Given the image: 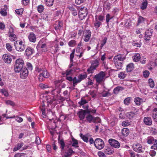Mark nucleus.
Instances as JSON below:
<instances>
[{
    "label": "nucleus",
    "mask_w": 157,
    "mask_h": 157,
    "mask_svg": "<svg viewBox=\"0 0 157 157\" xmlns=\"http://www.w3.org/2000/svg\"><path fill=\"white\" fill-rule=\"evenodd\" d=\"M126 75L125 72H121L118 74V77L121 79L124 78Z\"/></svg>",
    "instance_id": "nucleus-35"
},
{
    "label": "nucleus",
    "mask_w": 157,
    "mask_h": 157,
    "mask_svg": "<svg viewBox=\"0 0 157 157\" xmlns=\"http://www.w3.org/2000/svg\"><path fill=\"white\" fill-rule=\"evenodd\" d=\"M59 143L60 145V147L61 148V151L63 150L65 147V143L63 140H61L59 141Z\"/></svg>",
    "instance_id": "nucleus-49"
},
{
    "label": "nucleus",
    "mask_w": 157,
    "mask_h": 157,
    "mask_svg": "<svg viewBox=\"0 0 157 157\" xmlns=\"http://www.w3.org/2000/svg\"><path fill=\"white\" fill-rule=\"evenodd\" d=\"M73 71L72 70H67L64 73H62V75H64L66 77V79L67 80V78L68 77H72L71 76H69V75H71L73 74Z\"/></svg>",
    "instance_id": "nucleus-19"
},
{
    "label": "nucleus",
    "mask_w": 157,
    "mask_h": 157,
    "mask_svg": "<svg viewBox=\"0 0 157 157\" xmlns=\"http://www.w3.org/2000/svg\"><path fill=\"white\" fill-rule=\"evenodd\" d=\"M134 68V64L132 63H131L128 64L127 66L126 70L128 72H130L132 71Z\"/></svg>",
    "instance_id": "nucleus-26"
},
{
    "label": "nucleus",
    "mask_w": 157,
    "mask_h": 157,
    "mask_svg": "<svg viewBox=\"0 0 157 157\" xmlns=\"http://www.w3.org/2000/svg\"><path fill=\"white\" fill-rule=\"evenodd\" d=\"M156 152L153 150H152L150 151L149 154L152 157H154L155 155Z\"/></svg>",
    "instance_id": "nucleus-62"
},
{
    "label": "nucleus",
    "mask_w": 157,
    "mask_h": 157,
    "mask_svg": "<svg viewBox=\"0 0 157 157\" xmlns=\"http://www.w3.org/2000/svg\"><path fill=\"white\" fill-rule=\"evenodd\" d=\"M45 68H42L40 66H36L35 68V71L38 72H41L43 71Z\"/></svg>",
    "instance_id": "nucleus-52"
},
{
    "label": "nucleus",
    "mask_w": 157,
    "mask_h": 157,
    "mask_svg": "<svg viewBox=\"0 0 157 157\" xmlns=\"http://www.w3.org/2000/svg\"><path fill=\"white\" fill-rule=\"evenodd\" d=\"M155 140L152 137H149L147 139V142L148 144H152Z\"/></svg>",
    "instance_id": "nucleus-33"
},
{
    "label": "nucleus",
    "mask_w": 157,
    "mask_h": 157,
    "mask_svg": "<svg viewBox=\"0 0 157 157\" xmlns=\"http://www.w3.org/2000/svg\"><path fill=\"white\" fill-rule=\"evenodd\" d=\"M34 52V50L28 47L25 51V54L26 56H29L32 55Z\"/></svg>",
    "instance_id": "nucleus-18"
},
{
    "label": "nucleus",
    "mask_w": 157,
    "mask_h": 157,
    "mask_svg": "<svg viewBox=\"0 0 157 157\" xmlns=\"http://www.w3.org/2000/svg\"><path fill=\"white\" fill-rule=\"evenodd\" d=\"M90 113L88 114L87 116L86 117V118H94V117H93L92 115H91L90 113H95L96 112V110H90ZM95 118H99L98 117H96Z\"/></svg>",
    "instance_id": "nucleus-51"
},
{
    "label": "nucleus",
    "mask_w": 157,
    "mask_h": 157,
    "mask_svg": "<svg viewBox=\"0 0 157 157\" xmlns=\"http://www.w3.org/2000/svg\"><path fill=\"white\" fill-rule=\"evenodd\" d=\"M135 113L133 112H128L126 113L125 115L127 117L129 118L133 117L135 116Z\"/></svg>",
    "instance_id": "nucleus-37"
},
{
    "label": "nucleus",
    "mask_w": 157,
    "mask_h": 157,
    "mask_svg": "<svg viewBox=\"0 0 157 157\" xmlns=\"http://www.w3.org/2000/svg\"><path fill=\"white\" fill-rule=\"evenodd\" d=\"M101 22L98 21L97 18L96 19V21L94 23V26L96 29H98L99 28L101 25Z\"/></svg>",
    "instance_id": "nucleus-38"
},
{
    "label": "nucleus",
    "mask_w": 157,
    "mask_h": 157,
    "mask_svg": "<svg viewBox=\"0 0 157 157\" xmlns=\"http://www.w3.org/2000/svg\"><path fill=\"white\" fill-rule=\"evenodd\" d=\"M152 117L153 118H157V108H155L153 109Z\"/></svg>",
    "instance_id": "nucleus-57"
},
{
    "label": "nucleus",
    "mask_w": 157,
    "mask_h": 157,
    "mask_svg": "<svg viewBox=\"0 0 157 157\" xmlns=\"http://www.w3.org/2000/svg\"><path fill=\"white\" fill-rule=\"evenodd\" d=\"M0 92L3 94L5 96L8 95V93L7 91L5 89H0Z\"/></svg>",
    "instance_id": "nucleus-56"
},
{
    "label": "nucleus",
    "mask_w": 157,
    "mask_h": 157,
    "mask_svg": "<svg viewBox=\"0 0 157 157\" xmlns=\"http://www.w3.org/2000/svg\"><path fill=\"white\" fill-rule=\"evenodd\" d=\"M63 95L65 97L66 99H68L70 98V93L67 90H65L63 92Z\"/></svg>",
    "instance_id": "nucleus-47"
},
{
    "label": "nucleus",
    "mask_w": 157,
    "mask_h": 157,
    "mask_svg": "<svg viewBox=\"0 0 157 157\" xmlns=\"http://www.w3.org/2000/svg\"><path fill=\"white\" fill-rule=\"evenodd\" d=\"M28 38L29 41L31 42H35L36 41V36L33 33H32L30 34Z\"/></svg>",
    "instance_id": "nucleus-20"
},
{
    "label": "nucleus",
    "mask_w": 157,
    "mask_h": 157,
    "mask_svg": "<svg viewBox=\"0 0 157 157\" xmlns=\"http://www.w3.org/2000/svg\"><path fill=\"white\" fill-rule=\"evenodd\" d=\"M112 17H111L109 13H107L106 16V21L107 23H108L110 19H112Z\"/></svg>",
    "instance_id": "nucleus-60"
},
{
    "label": "nucleus",
    "mask_w": 157,
    "mask_h": 157,
    "mask_svg": "<svg viewBox=\"0 0 157 157\" xmlns=\"http://www.w3.org/2000/svg\"><path fill=\"white\" fill-rule=\"evenodd\" d=\"M104 143L103 141L100 138L96 139L94 142V145L98 149L101 150L104 146Z\"/></svg>",
    "instance_id": "nucleus-4"
},
{
    "label": "nucleus",
    "mask_w": 157,
    "mask_h": 157,
    "mask_svg": "<svg viewBox=\"0 0 157 157\" xmlns=\"http://www.w3.org/2000/svg\"><path fill=\"white\" fill-rule=\"evenodd\" d=\"M91 63V66L96 69L99 65V62L97 60L92 61Z\"/></svg>",
    "instance_id": "nucleus-28"
},
{
    "label": "nucleus",
    "mask_w": 157,
    "mask_h": 157,
    "mask_svg": "<svg viewBox=\"0 0 157 157\" xmlns=\"http://www.w3.org/2000/svg\"><path fill=\"white\" fill-rule=\"evenodd\" d=\"M143 76L144 77H147L149 75V72L148 71H145L143 72Z\"/></svg>",
    "instance_id": "nucleus-64"
},
{
    "label": "nucleus",
    "mask_w": 157,
    "mask_h": 157,
    "mask_svg": "<svg viewBox=\"0 0 157 157\" xmlns=\"http://www.w3.org/2000/svg\"><path fill=\"white\" fill-rule=\"evenodd\" d=\"M133 150L137 152H141L142 151V146L139 144H134L132 146Z\"/></svg>",
    "instance_id": "nucleus-13"
},
{
    "label": "nucleus",
    "mask_w": 157,
    "mask_h": 157,
    "mask_svg": "<svg viewBox=\"0 0 157 157\" xmlns=\"http://www.w3.org/2000/svg\"><path fill=\"white\" fill-rule=\"evenodd\" d=\"M114 63L115 66L117 69H120L121 68L122 66V63L120 62H118V61L114 62Z\"/></svg>",
    "instance_id": "nucleus-36"
},
{
    "label": "nucleus",
    "mask_w": 157,
    "mask_h": 157,
    "mask_svg": "<svg viewBox=\"0 0 157 157\" xmlns=\"http://www.w3.org/2000/svg\"><path fill=\"white\" fill-rule=\"evenodd\" d=\"M107 39L106 37H104L102 40L101 42V45L100 46L101 49H102L103 46L105 44L106 42Z\"/></svg>",
    "instance_id": "nucleus-45"
},
{
    "label": "nucleus",
    "mask_w": 157,
    "mask_h": 157,
    "mask_svg": "<svg viewBox=\"0 0 157 157\" xmlns=\"http://www.w3.org/2000/svg\"><path fill=\"white\" fill-rule=\"evenodd\" d=\"M45 40L44 38H43L39 41L37 46L38 48H41L43 52H46L47 51V48L46 44L44 43Z\"/></svg>",
    "instance_id": "nucleus-8"
},
{
    "label": "nucleus",
    "mask_w": 157,
    "mask_h": 157,
    "mask_svg": "<svg viewBox=\"0 0 157 157\" xmlns=\"http://www.w3.org/2000/svg\"><path fill=\"white\" fill-rule=\"evenodd\" d=\"M129 133V129L127 128H124L121 130L122 134L124 137L127 136Z\"/></svg>",
    "instance_id": "nucleus-21"
},
{
    "label": "nucleus",
    "mask_w": 157,
    "mask_h": 157,
    "mask_svg": "<svg viewBox=\"0 0 157 157\" xmlns=\"http://www.w3.org/2000/svg\"><path fill=\"white\" fill-rule=\"evenodd\" d=\"M124 89L123 87L121 86H117L113 90V93L115 94H117L119 91L122 90Z\"/></svg>",
    "instance_id": "nucleus-31"
},
{
    "label": "nucleus",
    "mask_w": 157,
    "mask_h": 157,
    "mask_svg": "<svg viewBox=\"0 0 157 157\" xmlns=\"http://www.w3.org/2000/svg\"><path fill=\"white\" fill-rule=\"evenodd\" d=\"M88 102V101L86 100L85 99L81 98V100L78 102V104L79 105V106L81 107L82 105H84Z\"/></svg>",
    "instance_id": "nucleus-29"
},
{
    "label": "nucleus",
    "mask_w": 157,
    "mask_h": 157,
    "mask_svg": "<svg viewBox=\"0 0 157 157\" xmlns=\"http://www.w3.org/2000/svg\"><path fill=\"white\" fill-rule=\"evenodd\" d=\"M50 75L46 70L45 69L43 71L41 72L39 75L38 79L40 81H44L45 78H48L49 76Z\"/></svg>",
    "instance_id": "nucleus-7"
},
{
    "label": "nucleus",
    "mask_w": 157,
    "mask_h": 157,
    "mask_svg": "<svg viewBox=\"0 0 157 157\" xmlns=\"http://www.w3.org/2000/svg\"><path fill=\"white\" fill-rule=\"evenodd\" d=\"M89 94L91 95L92 97L93 98L95 97L96 96V92L94 90L90 91L89 92Z\"/></svg>",
    "instance_id": "nucleus-63"
},
{
    "label": "nucleus",
    "mask_w": 157,
    "mask_h": 157,
    "mask_svg": "<svg viewBox=\"0 0 157 157\" xmlns=\"http://www.w3.org/2000/svg\"><path fill=\"white\" fill-rule=\"evenodd\" d=\"M113 152L114 151L109 147H107L105 150V153L108 155H110L112 154Z\"/></svg>",
    "instance_id": "nucleus-34"
},
{
    "label": "nucleus",
    "mask_w": 157,
    "mask_h": 157,
    "mask_svg": "<svg viewBox=\"0 0 157 157\" xmlns=\"http://www.w3.org/2000/svg\"><path fill=\"white\" fill-rule=\"evenodd\" d=\"M105 72L103 71H101L98 74L95 75L94 78L95 79L97 83L99 84L102 82L105 76Z\"/></svg>",
    "instance_id": "nucleus-5"
},
{
    "label": "nucleus",
    "mask_w": 157,
    "mask_h": 157,
    "mask_svg": "<svg viewBox=\"0 0 157 157\" xmlns=\"http://www.w3.org/2000/svg\"><path fill=\"white\" fill-rule=\"evenodd\" d=\"M80 136L81 137L84 142H88V138L87 136L83 135L82 134H81Z\"/></svg>",
    "instance_id": "nucleus-43"
},
{
    "label": "nucleus",
    "mask_w": 157,
    "mask_h": 157,
    "mask_svg": "<svg viewBox=\"0 0 157 157\" xmlns=\"http://www.w3.org/2000/svg\"><path fill=\"white\" fill-rule=\"evenodd\" d=\"M148 84L151 88H153L154 86V82L152 79L150 78L148 80Z\"/></svg>",
    "instance_id": "nucleus-46"
},
{
    "label": "nucleus",
    "mask_w": 157,
    "mask_h": 157,
    "mask_svg": "<svg viewBox=\"0 0 157 157\" xmlns=\"http://www.w3.org/2000/svg\"><path fill=\"white\" fill-rule=\"evenodd\" d=\"M24 62L21 59H18L16 61L14 70L16 72H19L23 68Z\"/></svg>",
    "instance_id": "nucleus-2"
},
{
    "label": "nucleus",
    "mask_w": 157,
    "mask_h": 157,
    "mask_svg": "<svg viewBox=\"0 0 157 157\" xmlns=\"http://www.w3.org/2000/svg\"><path fill=\"white\" fill-rule=\"evenodd\" d=\"M131 120L129 119V120H126L123 121L122 123V125L124 127H126L129 126L131 124Z\"/></svg>",
    "instance_id": "nucleus-27"
},
{
    "label": "nucleus",
    "mask_w": 157,
    "mask_h": 157,
    "mask_svg": "<svg viewBox=\"0 0 157 157\" xmlns=\"http://www.w3.org/2000/svg\"><path fill=\"white\" fill-rule=\"evenodd\" d=\"M134 101L136 104L138 105H140L142 103L144 102L143 99L139 97L135 98Z\"/></svg>",
    "instance_id": "nucleus-22"
},
{
    "label": "nucleus",
    "mask_w": 157,
    "mask_h": 157,
    "mask_svg": "<svg viewBox=\"0 0 157 157\" xmlns=\"http://www.w3.org/2000/svg\"><path fill=\"white\" fill-rule=\"evenodd\" d=\"M2 58L4 61L7 63H10L12 61L11 56L8 54H5L3 55Z\"/></svg>",
    "instance_id": "nucleus-15"
},
{
    "label": "nucleus",
    "mask_w": 157,
    "mask_h": 157,
    "mask_svg": "<svg viewBox=\"0 0 157 157\" xmlns=\"http://www.w3.org/2000/svg\"><path fill=\"white\" fill-rule=\"evenodd\" d=\"M144 21V18L142 17H139L138 18V25L143 23Z\"/></svg>",
    "instance_id": "nucleus-59"
},
{
    "label": "nucleus",
    "mask_w": 157,
    "mask_h": 157,
    "mask_svg": "<svg viewBox=\"0 0 157 157\" xmlns=\"http://www.w3.org/2000/svg\"><path fill=\"white\" fill-rule=\"evenodd\" d=\"M17 41L14 43V45L16 50L19 52L23 51L25 48V45L22 41H21L19 44L17 43Z\"/></svg>",
    "instance_id": "nucleus-6"
},
{
    "label": "nucleus",
    "mask_w": 157,
    "mask_h": 157,
    "mask_svg": "<svg viewBox=\"0 0 157 157\" xmlns=\"http://www.w3.org/2000/svg\"><path fill=\"white\" fill-rule=\"evenodd\" d=\"M140 55L139 53L135 54L132 57L133 60L136 62L138 61L140 59Z\"/></svg>",
    "instance_id": "nucleus-24"
},
{
    "label": "nucleus",
    "mask_w": 157,
    "mask_h": 157,
    "mask_svg": "<svg viewBox=\"0 0 157 157\" xmlns=\"http://www.w3.org/2000/svg\"><path fill=\"white\" fill-rule=\"evenodd\" d=\"M69 46L72 47L74 46L76 44V41L74 40H71L68 43Z\"/></svg>",
    "instance_id": "nucleus-53"
},
{
    "label": "nucleus",
    "mask_w": 157,
    "mask_h": 157,
    "mask_svg": "<svg viewBox=\"0 0 157 157\" xmlns=\"http://www.w3.org/2000/svg\"><path fill=\"white\" fill-rule=\"evenodd\" d=\"M100 121V118H80L79 121L80 123H83L85 124L91 122L94 123H99Z\"/></svg>",
    "instance_id": "nucleus-3"
},
{
    "label": "nucleus",
    "mask_w": 157,
    "mask_h": 157,
    "mask_svg": "<svg viewBox=\"0 0 157 157\" xmlns=\"http://www.w3.org/2000/svg\"><path fill=\"white\" fill-rule=\"evenodd\" d=\"M6 104L10 105L11 106H14L15 105L14 103L10 100H7L6 101Z\"/></svg>",
    "instance_id": "nucleus-61"
},
{
    "label": "nucleus",
    "mask_w": 157,
    "mask_h": 157,
    "mask_svg": "<svg viewBox=\"0 0 157 157\" xmlns=\"http://www.w3.org/2000/svg\"><path fill=\"white\" fill-rule=\"evenodd\" d=\"M132 44L135 47H140L141 46L142 44L141 42H137V41H133L132 42Z\"/></svg>",
    "instance_id": "nucleus-40"
},
{
    "label": "nucleus",
    "mask_w": 157,
    "mask_h": 157,
    "mask_svg": "<svg viewBox=\"0 0 157 157\" xmlns=\"http://www.w3.org/2000/svg\"><path fill=\"white\" fill-rule=\"evenodd\" d=\"M20 71V75L21 78H23L28 76V71L26 68H22Z\"/></svg>",
    "instance_id": "nucleus-14"
},
{
    "label": "nucleus",
    "mask_w": 157,
    "mask_h": 157,
    "mask_svg": "<svg viewBox=\"0 0 157 157\" xmlns=\"http://www.w3.org/2000/svg\"><path fill=\"white\" fill-rule=\"evenodd\" d=\"M130 98L128 97L126 98L124 100V104L127 105H128L130 102Z\"/></svg>",
    "instance_id": "nucleus-58"
},
{
    "label": "nucleus",
    "mask_w": 157,
    "mask_h": 157,
    "mask_svg": "<svg viewBox=\"0 0 157 157\" xmlns=\"http://www.w3.org/2000/svg\"><path fill=\"white\" fill-rule=\"evenodd\" d=\"M126 58L125 56L123 54H119L115 56L113 59V62L123 61Z\"/></svg>",
    "instance_id": "nucleus-11"
},
{
    "label": "nucleus",
    "mask_w": 157,
    "mask_h": 157,
    "mask_svg": "<svg viewBox=\"0 0 157 157\" xmlns=\"http://www.w3.org/2000/svg\"><path fill=\"white\" fill-rule=\"evenodd\" d=\"M54 2V0H46L45 4L49 6H52Z\"/></svg>",
    "instance_id": "nucleus-39"
},
{
    "label": "nucleus",
    "mask_w": 157,
    "mask_h": 157,
    "mask_svg": "<svg viewBox=\"0 0 157 157\" xmlns=\"http://www.w3.org/2000/svg\"><path fill=\"white\" fill-rule=\"evenodd\" d=\"M62 81L60 80H55L54 82V84L55 85V87L57 88H59V87L61 84Z\"/></svg>",
    "instance_id": "nucleus-32"
},
{
    "label": "nucleus",
    "mask_w": 157,
    "mask_h": 157,
    "mask_svg": "<svg viewBox=\"0 0 157 157\" xmlns=\"http://www.w3.org/2000/svg\"><path fill=\"white\" fill-rule=\"evenodd\" d=\"M44 6L43 5H40L37 7V10L38 12L40 13H41L43 12L44 10Z\"/></svg>",
    "instance_id": "nucleus-44"
},
{
    "label": "nucleus",
    "mask_w": 157,
    "mask_h": 157,
    "mask_svg": "<svg viewBox=\"0 0 157 157\" xmlns=\"http://www.w3.org/2000/svg\"><path fill=\"white\" fill-rule=\"evenodd\" d=\"M153 145L151 147L152 149H154L157 150V140H156L153 143Z\"/></svg>",
    "instance_id": "nucleus-42"
},
{
    "label": "nucleus",
    "mask_w": 157,
    "mask_h": 157,
    "mask_svg": "<svg viewBox=\"0 0 157 157\" xmlns=\"http://www.w3.org/2000/svg\"><path fill=\"white\" fill-rule=\"evenodd\" d=\"M86 33L85 35L84 38V40L85 41L87 42L90 40L91 33L90 30H86Z\"/></svg>",
    "instance_id": "nucleus-17"
},
{
    "label": "nucleus",
    "mask_w": 157,
    "mask_h": 157,
    "mask_svg": "<svg viewBox=\"0 0 157 157\" xmlns=\"http://www.w3.org/2000/svg\"><path fill=\"white\" fill-rule=\"evenodd\" d=\"M109 142L111 145L116 148H119L120 147V144L118 142L115 140L110 139L109 140Z\"/></svg>",
    "instance_id": "nucleus-12"
},
{
    "label": "nucleus",
    "mask_w": 157,
    "mask_h": 157,
    "mask_svg": "<svg viewBox=\"0 0 157 157\" xmlns=\"http://www.w3.org/2000/svg\"><path fill=\"white\" fill-rule=\"evenodd\" d=\"M6 47L7 49L9 52L12 51L13 47L10 43H7L6 44Z\"/></svg>",
    "instance_id": "nucleus-50"
},
{
    "label": "nucleus",
    "mask_w": 157,
    "mask_h": 157,
    "mask_svg": "<svg viewBox=\"0 0 157 157\" xmlns=\"http://www.w3.org/2000/svg\"><path fill=\"white\" fill-rule=\"evenodd\" d=\"M79 13L80 15H82L84 17H85L88 13L87 8L85 7L80 8L79 10Z\"/></svg>",
    "instance_id": "nucleus-16"
},
{
    "label": "nucleus",
    "mask_w": 157,
    "mask_h": 157,
    "mask_svg": "<svg viewBox=\"0 0 157 157\" xmlns=\"http://www.w3.org/2000/svg\"><path fill=\"white\" fill-rule=\"evenodd\" d=\"M72 141L73 143L72 144V146L76 148L78 147V141L77 140L73 139Z\"/></svg>",
    "instance_id": "nucleus-48"
},
{
    "label": "nucleus",
    "mask_w": 157,
    "mask_h": 157,
    "mask_svg": "<svg viewBox=\"0 0 157 157\" xmlns=\"http://www.w3.org/2000/svg\"><path fill=\"white\" fill-rule=\"evenodd\" d=\"M90 113V111L89 109L83 110L81 109L78 112L77 114L79 118H84L86 115H87L88 114H89Z\"/></svg>",
    "instance_id": "nucleus-10"
},
{
    "label": "nucleus",
    "mask_w": 157,
    "mask_h": 157,
    "mask_svg": "<svg viewBox=\"0 0 157 157\" xmlns=\"http://www.w3.org/2000/svg\"><path fill=\"white\" fill-rule=\"evenodd\" d=\"M147 3L146 1L142 3L141 6L140 8L142 10L145 9L147 7Z\"/></svg>",
    "instance_id": "nucleus-41"
},
{
    "label": "nucleus",
    "mask_w": 157,
    "mask_h": 157,
    "mask_svg": "<svg viewBox=\"0 0 157 157\" xmlns=\"http://www.w3.org/2000/svg\"><path fill=\"white\" fill-rule=\"evenodd\" d=\"M39 86L42 89H45L49 88V86L46 84L40 83L39 85Z\"/></svg>",
    "instance_id": "nucleus-54"
},
{
    "label": "nucleus",
    "mask_w": 157,
    "mask_h": 157,
    "mask_svg": "<svg viewBox=\"0 0 157 157\" xmlns=\"http://www.w3.org/2000/svg\"><path fill=\"white\" fill-rule=\"evenodd\" d=\"M96 69V68L91 66L90 68H88L87 71L89 73H92L94 72V71Z\"/></svg>",
    "instance_id": "nucleus-55"
},
{
    "label": "nucleus",
    "mask_w": 157,
    "mask_h": 157,
    "mask_svg": "<svg viewBox=\"0 0 157 157\" xmlns=\"http://www.w3.org/2000/svg\"><path fill=\"white\" fill-rule=\"evenodd\" d=\"M10 40L12 42L15 41L17 39V37L16 36L13 34H10L9 35Z\"/></svg>",
    "instance_id": "nucleus-25"
},
{
    "label": "nucleus",
    "mask_w": 157,
    "mask_h": 157,
    "mask_svg": "<svg viewBox=\"0 0 157 157\" xmlns=\"http://www.w3.org/2000/svg\"><path fill=\"white\" fill-rule=\"evenodd\" d=\"M144 122L145 124L147 125H150L152 124L151 118H144Z\"/></svg>",
    "instance_id": "nucleus-30"
},
{
    "label": "nucleus",
    "mask_w": 157,
    "mask_h": 157,
    "mask_svg": "<svg viewBox=\"0 0 157 157\" xmlns=\"http://www.w3.org/2000/svg\"><path fill=\"white\" fill-rule=\"evenodd\" d=\"M24 144L22 142L18 143L14 147L13 149L14 151H16L20 149L23 146Z\"/></svg>",
    "instance_id": "nucleus-23"
},
{
    "label": "nucleus",
    "mask_w": 157,
    "mask_h": 157,
    "mask_svg": "<svg viewBox=\"0 0 157 157\" xmlns=\"http://www.w3.org/2000/svg\"><path fill=\"white\" fill-rule=\"evenodd\" d=\"M61 89L60 88L56 87L55 89H52L51 90V94L53 95V100L56 101L57 99V97L58 96V94L60 93Z\"/></svg>",
    "instance_id": "nucleus-9"
},
{
    "label": "nucleus",
    "mask_w": 157,
    "mask_h": 157,
    "mask_svg": "<svg viewBox=\"0 0 157 157\" xmlns=\"http://www.w3.org/2000/svg\"><path fill=\"white\" fill-rule=\"evenodd\" d=\"M87 75L86 73H84L79 75L77 76V78L76 77L74 78L68 77L67 78L68 80L70 82H73V86L75 87L78 83L80 82L82 80H83L87 77Z\"/></svg>",
    "instance_id": "nucleus-1"
}]
</instances>
